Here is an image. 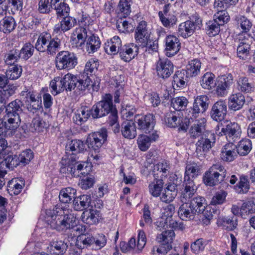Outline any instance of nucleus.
I'll list each match as a JSON object with an SVG mask.
<instances>
[{
    "label": "nucleus",
    "mask_w": 255,
    "mask_h": 255,
    "mask_svg": "<svg viewBox=\"0 0 255 255\" xmlns=\"http://www.w3.org/2000/svg\"><path fill=\"white\" fill-rule=\"evenodd\" d=\"M45 219L50 227L58 231L65 232L74 228L77 220L74 214H70L69 210L61 206H56L53 210L45 211Z\"/></svg>",
    "instance_id": "obj_1"
},
{
    "label": "nucleus",
    "mask_w": 255,
    "mask_h": 255,
    "mask_svg": "<svg viewBox=\"0 0 255 255\" xmlns=\"http://www.w3.org/2000/svg\"><path fill=\"white\" fill-rule=\"evenodd\" d=\"M60 165L61 173L70 174L73 177H79L80 174L87 175L92 171V168L90 162H77L74 154L63 158Z\"/></svg>",
    "instance_id": "obj_2"
},
{
    "label": "nucleus",
    "mask_w": 255,
    "mask_h": 255,
    "mask_svg": "<svg viewBox=\"0 0 255 255\" xmlns=\"http://www.w3.org/2000/svg\"><path fill=\"white\" fill-rule=\"evenodd\" d=\"M65 90L71 91L74 88L81 92L89 91L91 88L94 91L98 89V84H93L91 79L88 77L83 76L82 78H79L77 76L68 73L62 77Z\"/></svg>",
    "instance_id": "obj_3"
},
{
    "label": "nucleus",
    "mask_w": 255,
    "mask_h": 255,
    "mask_svg": "<svg viewBox=\"0 0 255 255\" xmlns=\"http://www.w3.org/2000/svg\"><path fill=\"white\" fill-rule=\"evenodd\" d=\"M200 174V168L197 164L194 162L187 164L183 183L185 188L182 192V198L185 200L190 199L197 190L195 183L191 178H195Z\"/></svg>",
    "instance_id": "obj_4"
},
{
    "label": "nucleus",
    "mask_w": 255,
    "mask_h": 255,
    "mask_svg": "<svg viewBox=\"0 0 255 255\" xmlns=\"http://www.w3.org/2000/svg\"><path fill=\"white\" fill-rule=\"evenodd\" d=\"M59 46V39L52 38L49 33H43L39 36L35 47L40 52H46L48 54H53L58 50Z\"/></svg>",
    "instance_id": "obj_5"
},
{
    "label": "nucleus",
    "mask_w": 255,
    "mask_h": 255,
    "mask_svg": "<svg viewBox=\"0 0 255 255\" xmlns=\"http://www.w3.org/2000/svg\"><path fill=\"white\" fill-rule=\"evenodd\" d=\"M226 169L221 164L213 165L207 171L203 177L204 183L209 186H213L221 183L226 176Z\"/></svg>",
    "instance_id": "obj_6"
},
{
    "label": "nucleus",
    "mask_w": 255,
    "mask_h": 255,
    "mask_svg": "<svg viewBox=\"0 0 255 255\" xmlns=\"http://www.w3.org/2000/svg\"><path fill=\"white\" fill-rule=\"evenodd\" d=\"M182 114L178 112H170L165 115L163 121L168 127L170 128L178 127L179 129L186 130L188 128L191 120L193 118L190 115L183 118Z\"/></svg>",
    "instance_id": "obj_7"
},
{
    "label": "nucleus",
    "mask_w": 255,
    "mask_h": 255,
    "mask_svg": "<svg viewBox=\"0 0 255 255\" xmlns=\"http://www.w3.org/2000/svg\"><path fill=\"white\" fill-rule=\"evenodd\" d=\"M215 132L219 136L225 135L229 141H235L240 136L242 131L238 124L230 122L225 127L222 123L218 124L215 128Z\"/></svg>",
    "instance_id": "obj_8"
},
{
    "label": "nucleus",
    "mask_w": 255,
    "mask_h": 255,
    "mask_svg": "<svg viewBox=\"0 0 255 255\" xmlns=\"http://www.w3.org/2000/svg\"><path fill=\"white\" fill-rule=\"evenodd\" d=\"M116 110L112 103V96L111 94H106L102 100L93 106L91 115L93 118H99L105 116L112 111Z\"/></svg>",
    "instance_id": "obj_9"
},
{
    "label": "nucleus",
    "mask_w": 255,
    "mask_h": 255,
    "mask_svg": "<svg viewBox=\"0 0 255 255\" xmlns=\"http://www.w3.org/2000/svg\"><path fill=\"white\" fill-rule=\"evenodd\" d=\"M77 64V58L75 54L68 51L59 52L55 58L56 67L58 70H69L73 69Z\"/></svg>",
    "instance_id": "obj_10"
},
{
    "label": "nucleus",
    "mask_w": 255,
    "mask_h": 255,
    "mask_svg": "<svg viewBox=\"0 0 255 255\" xmlns=\"http://www.w3.org/2000/svg\"><path fill=\"white\" fill-rule=\"evenodd\" d=\"M175 212V207L170 204L163 207L161 210L162 216L160 219V224L161 226L165 227L169 226L175 229L183 230L185 228L182 222H178L172 219L173 215Z\"/></svg>",
    "instance_id": "obj_11"
},
{
    "label": "nucleus",
    "mask_w": 255,
    "mask_h": 255,
    "mask_svg": "<svg viewBox=\"0 0 255 255\" xmlns=\"http://www.w3.org/2000/svg\"><path fill=\"white\" fill-rule=\"evenodd\" d=\"M234 21L237 29L240 31L239 40H243L244 38L250 37L249 32L253 26L251 20L245 15L239 14L235 16Z\"/></svg>",
    "instance_id": "obj_12"
},
{
    "label": "nucleus",
    "mask_w": 255,
    "mask_h": 255,
    "mask_svg": "<svg viewBox=\"0 0 255 255\" xmlns=\"http://www.w3.org/2000/svg\"><path fill=\"white\" fill-rule=\"evenodd\" d=\"M107 130L102 128L97 132H93L88 136L86 140L89 149H93L97 151L100 149L103 144L107 140Z\"/></svg>",
    "instance_id": "obj_13"
},
{
    "label": "nucleus",
    "mask_w": 255,
    "mask_h": 255,
    "mask_svg": "<svg viewBox=\"0 0 255 255\" xmlns=\"http://www.w3.org/2000/svg\"><path fill=\"white\" fill-rule=\"evenodd\" d=\"M201 20L198 19L196 22L187 20L181 23L178 28V35L184 38H188L193 34L197 28H200Z\"/></svg>",
    "instance_id": "obj_14"
},
{
    "label": "nucleus",
    "mask_w": 255,
    "mask_h": 255,
    "mask_svg": "<svg viewBox=\"0 0 255 255\" xmlns=\"http://www.w3.org/2000/svg\"><path fill=\"white\" fill-rule=\"evenodd\" d=\"M150 37V34L146 22L143 20L140 21L135 30L134 38L136 42L140 46L145 45Z\"/></svg>",
    "instance_id": "obj_15"
},
{
    "label": "nucleus",
    "mask_w": 255,
    "mask_h": 255,
    "mask_svg": "<svg viewBox=\"0 0 255 255\" xmlns=\"http://www.w3.org/2000/svg\"><path fill=\"white\" fill-rule=\"evenodd\" d=\"M173 69V64L167 58H160L156 63L157 74L163 79L168 78L172 74Z\"/></svg>",
    "instance_id": "obj_16"
},
{
    "label": "nucleus",
    "mask_w": 255,
    "mask_h": 255,
    "mask_svg": "<svg viewBox=\"0 0 255 255\" xmlns=\"http://www.w3.org/2000/svg\"><path fill=\"white\" fill-rule=\"evenodd\" d=\"M135 122L138 125V128L145 133H149L154 128L155 120L152 114L144 116L137 115L135 117Z\"/></svg>",
    "instance_id": "obj_17"
},
{
    "label": "nucleus",
    "mask_w": 255,
    "mask_h": 255,
    "mask_svg": "<svg viewBox=\"0 0 255 255\" xmlns=\"http://www.w3.org/2000/svg\"><path fill=\"white\" fill-rule=\"evenodd\" d=\"M165 51L167 57H172L179 51L181 48V43L179 38L175 35H167L165 38Z\"/></svg>",
    "instance_id": "obj_18"
},
{
    "label": "nucleus",
    "mask_w": 255,
    "mask_h": 255,
    "mask_svg": "<svg viewBox=\"0 0 255 255\" xmlns=\"http://www.w3.org/2000/svg\"><path fill=\"white\" fill-rule=\"evenodd\" d=\"M227 113L226 102L224 100H219L212 106L210 114L214 121L221 122L224 119Z\"/></svg>",
    "instance_id": "obj_19"
},
{
    "label": "nucleus",
    "mask_w": 255,
    "mask_h": 255,
    "mask_svg": "<svg viewBox=\"0 0 255 255\" xmlns=\"http://www.w3.org/2000/svg\"><path fill=\"white\" fill-rule=\"evenodd\" d=\"M209 105V99L206 95L198 96L195 98L191 117L195 119L200 113H204L207 109Z\"/></svg>",
    "instance_id": "obj_20"
},
{
    "label": "nucleus",
    "mask_w": 255,
    "mask_h": 255,
    "mask_svg": "<svg viewBox=\"0 0 255 255\" xmlns=\"http://www.w3.org/2000/svg\"><path fill=\"white\" fill-rule=\"evenodd\" d=\"M237 146L232 142L225 144L221 148L220 157L225 162H232L238 156Z\"/></svg>",
    "instance_id": "obj_21"
},
{
    "label": "nucleus",
    "mask_w": 255,
    "mask_h": 255,
    "mask_svg": "<svg viewBox=\"0 0 255 255\" xmlns=\"http://www.w3.org/2000/svg\"><path fill=\"white\" fill-rule=\"evenodd\" d=\"M138 47L134 43L124 45L119 51L121 58L125 62H129L138 54Z\"/></svg>",
    "instance_id": "obj_22"
},
{
    "label": "nucleus",
    "mask_w": 255,
    "mask_h": 255,
    "mask_svg": "<svg viewBox=\"0 0 255 255\" xmlns=\"http://www.w3.org/2000/svg\"><path fill=\"white\" fill-rule=\"evenodd\" d=\"M158 138V135L155 132L149 135L139 134L136 140L138 148L142 151H146L150 147L151 143L156 140Z\"/></svg>",
    "instance_id": "obj_23"
},
{
    "label": "nucleus",
    "mask_w": 255,
    "mask_h": 255,
    "mask_svg": "<svg viewBox=\"0 0 255 255\" xmlns=\"http://www.w3.org/2000/svg\"><path fill=\"white\" fill-rule=\"evenodd\" d=\"M89 35L86 28L82 27L76 28L71 36L72 44L76 47H82L85 44Z\"/></svg>",
    "instance_id": "obj_24"
},
{
    "label": "nucleus",
    "mask_w": 255,
    "mask_h": 255,
    "mask_svg": "<svg viewBox=\"0 0 255 255\" xmlns=\"http://www.w3.org/2000/svg\"><path fill=\"white\" fill-rule=\"evenodd\" d=\"M181 201L184 202L179 207L178 210V216L182 220H193L195 216L197 215L196 213V211L194 209H192L190 207V205L186 203V201H188V199L185 200V199L182 198L181 196ZM190 199H189V200Z\"/></svg>",
    "instance_id": "obj_25"
},
{
    "label": "nucleus",
    "mask_w": 255,
    "mask_h": 255,
    "mask_svg": "<svg viewBox=\"0 0 255 255\" xmlns=\"http://www.w3.org/2000/svg\"><path fill=\"white\" fill-rule=\"evenodd\" d=\"M100 212L96 209H85L82 213L81 218L83 222L88 225L98 223L101 219Z\"/></svg>",
    "instance_id": "obj_26"
},
{
    "label": "nucleus",
    "mask_w": 255,
    "mask_h": 255,
    "mask_svg": "<svg viewBox=\"0 0 255 255\" xmlns=\"http://www.w3.org/2000/svg\"><path fill=\"white\" fill-rule=\"evenodd\" d=\"M3 120L8 135L9 136L12 135L20 125V119L19 116H10V115H5L3 117Z\"/></svg>",
    "instance_id": "obj_27"
},
{
    "label": "nucleus",
    "mask_w": 255,
    "mask_h": 255,
    "mask_svg": "<svg viewBox=\"0 0 255 255\" xmlns=\"http://www.w3.org/2000/svg\"><path fill=\"white\" fill-rule=\"evenodd\" d=\"M245 103V96L241 92L233 93L228 98L229 107L235 111L242 109Z\"/></svg>",
    "instance_id": "obj_28"
},
{
    "label": "nucleus",
    "mask_w": 255,
    "mask_h": 255,
    "mask_svg": "<svg viewBox=\"0 0 255 255\" xmlns=\"http://www.w3.org/2000/svg\"><path fill=\"white\" fill-rule=\"evenodd\" d=\"M76 18L71 16H66L60 23L55 25L54 32L56 34H60L71 29L76 24Z\"/></svg>",
    "instance_id": "obj_29"
},
{
    "label": "nucleus",
    "mask_w": 255,
    "mask_h": 255,
    "mask_svg": "<svg viewBox=\"0 0 255 255\" xmlns=\"http://www.w3.org/2000/svg\"><path fill=\"white\" fill-rule=\"evenodd\" d=\"M67 244L62 240H54L51 242L47 248L51 255H62L66 251Z\"/></svg>",
    "instance_id": "obj_30"
},
{
    "label": "nucleus",
    "mask_w": 255,
    "mask_h": 255,
    "mask_svg": "<svg viewBox=\"0 0 255 255\" xmlns=\"http://www.w3.org/2000/svg\"><path fill=\"white\" fill-rule=\"evenodd\" d=\"M25 185L22 178H15L10 180L7 184V190L10 195L19 194Z\"/></svg>",
    "instance_id": "obj_31"
},
{
    "label": "nucleus",
    "mask_w": 255,
    "mask_h": 255,
    "mask_svg": "<svg viewBox=\"0 0 255 255\" xmlns=\"http://www.w3.org/2000/svg\"><path fill=\"white\" fill-rule=\"evenodd\" d=\"M121 46V39L118 36H115L105 43V50L108 54L115 55L119 52Z\"/></svg>",
    "instance_id": "obj_32"
},
{
    "label": "nucleus",
    "mask_w": 255,
    "mask_h": 255,
    "mask_svg": "<svg viewBox=\"0 0 255 255\" xmlns=\"http://www.w3.org/2000/svg\"><path fill=\"white\" fill-rule=\"evenodd\" d=\"M121 132L123 136L126 138H134L137 134L134 123L132 121L124 122L122 125Z\"/></svg>",
    "instance_id": "obj_33"
},
{
    "label": "nucleus",
    "mask_w": 255,
    "mask_h": 255,
    "mask_svg": "<svg viewBox=\"0 0 255 255\" xmlns=\"http://www.w3.org/2000/svg\"><path fill=\"white\" fill-rule=\"evenodd\" d=\"M177 194L176 185L174 183H169L164 189L160 197L161 200L165 203H170L173 201Z\"/></svg>",
    "instance_id": "obj_34"
},
{
    "label": "nucleus",
    "mask_w": 255,
    "mask_h": 255,
    "mask_svg": "<svg viewBox=\"0 0 255 255\" xmlns=\"http://www.w3.org/2000/svg\"><path fill=\"white\" fill-rule=\"evenodd\" d=\"M90 116V109L86 106H82L76 110L73 119L76 124L81 125L87 121Z\"/></svg>",
    "instance_id": "obj_35"
},
{
    "label": "nucleus",
    "mask_w": 255,
    "mask_h": 255,
    "mask_svg": "<svg viewBox=\"0 0 255 255\" xmlns=\"http://www.w3.org/2000/svg\"><path fill=\"white\" fill-rule=\"evenodd\" d=\"M236 85L237 89L244 93H251L254 90V85L245 76H239L236 80Z\"/></svg>",
    "instance_id": "obj_36"
},
{
    "label": "nucleus",
    "mask_w": 255,
    "mask_h": 255,
    "mask_svg": "<svg viewBox=\"0 0 255 255\" xmlns=\"http://www.w3.org/2000/svg\"><path fill=\"white\" fill-rule=\"evenodd\" d=\"M146 243V238L145 233L142 231L139 230L138 234L137 243L136 245V240L135 238H131L128 243V247L129 249L133 250L136 247L137 249L139 251L142 250L144 247Z\"/></svg>",
    "instance_id": "obj_37"
},
{
    "label": "nucleus",
    "mask_w": 255,
    "mask_h": 255,
    "mask_svg": "<svg viewBox=\"0 0 255 255\" xmlns=\"http://www.w3.org/2000/svg\"><path fill=\"white\" fill-rule=\"evenodd\" d=\"M101 46V41L98 36L90 34L86 40V49L88 53H94L97 51Z\"/></svg>",
    "instance_id": "obj_38"
},
{
    "label": "nucleus",
    "mask_w": 255,
    "mask_h": 255,
    "mask_svg": "<svg viewBox=\"0 0 255 255\" xmlns=\"http://www.w3.org/2000/svg\"><path fill=\"white\" fill-rule=\"evenodd\" d=\"M76 190L71 187L62 189L59 195V200L63 203L68 204L71 202L76 195Z\"/></svg>",
    "instance_id": "obj_39"
},
{
    "label": "nucleus",
    "mask_w": 255,
    "mask_h": 255,
    "mask_svg": "<svg viewBox=\"0 0 255 255\" xmlns=\"http://www.w3.org/2000/svg\"><path fill=\"white\" fill-rule=\"evenodd\" d=\"M91 201V197L88 195H82L75 197L73 201V207L77 211L83 210L89 206Z\"/></svg>",
    "instance_id": "obj_40"
},
{
    "label": "nucleus",
    "mask_w": 255,
    "mask_h": 255,
    "mask_svg": "<svg viewBox=\"0 0 255 255\" xmlns=\"http://www.w3.org/2000/svg\"><path fill=\"white\" fill-rule=\"evenodd\" d=\"M200 83L204 89H212L216 86L215 75L211 72H206L201 77Z\"/></svg>",
    "instance_id": "obj_41"
},
{
    "label": "nucleus",
    "mask_w": 255,
    "mask_h": 255,
    "mask_svg": "<svg viewBox=\"0 0 255 255\" xmlns=\"http://www.w3.org/2000/svg\"><path fill=\"white\" fill-rule=\"evenodd\" d=\"M188 77V76L185 74L184 70L176 72L172 82L173 88H184L187 84Z\"/></svg>",
    "instance_id": "obj_42"
},
{
    "label": "nucleus",
    "mask_w": 255,
    "mask_h": 255,
    "mask_svg": "<svg viewBox=\"0 0 255 255\" xmlns=\"http://www.w3.org/2000/svg\"><path fill=\"white\" fill-rule=\"evenodd\" d=\"M201 63L198 59H195L189 62L186 66V73L188 77H195L200 72Z\"/></svg>",
    "instance_id": "obj_43"
},
{
    "label": "nucleus",
    "mask_w": 255,
    "mask_h": 255,
    "mask_svg": "<svg viewBox=\"0 0 255 255\" xmlns=\"http://www.w3.org/2000/svg\"><path fill=\"white\" fill-rule=\"evenodd\" d=\"M16 26L14 19L11 16H6L0 21V31L8 33L13 31Z\"/></svg>",
    "instance_id": "obj_44"
},
{
    "label": "nucleus",
    "mask_w": 255,
    "mask_h": 255,
    "mask_svg": "<svg viewBox=\"0 0 255 255\" xmlns=\"http://www.w3.org/2000/svg\"><path fill=\"white\" fill-rule=\"evenodd\" d=\"M189 204L192 209H194L196 211V213L197 215L204 212L207 206L206 200L204 197L201 196L193 198Z\"/></svg>",
    "instance_id": "obj_45"
},
{
    "label": "nucleus",
    "mask_w": 255,
    "mask_h": 255,
    "mask_svg": "<svg viewBox=\"0 0 255 255\" xmlns=\"http://www.w3.org/2000/svg\"><path fill=\"white\" fill-rule=\"evenodd\" d=\"M17 89V86L13 84H7L5 87L0 90V103L4 104L6 101L13 95Z\"/></svg>",
    "instance_id": "obj_46"
},
{
    "label": "nucleus",
    "mask_w": 255,
    "mask_h": 255,
    "mask_svg": "<svg viewBox=\"0 0 255 255\" xmlns=\"http://www.w3.org/2000/svg\"><path fill=\"white\" fill-rule=\"evenodd\" d=\"M175 235L172 230H167L159 234L156 238L158 242L163 245H171L175 238Z\"/></svg>",
    "instance_id": "obj_47"
},
{
    "label": "nucleus",
    "mask_w": 255,
    "mask_h": 255,
    "mask_svg": "<svg viewBox=\"0 0 255 255\" xmlns=\"http://www.w3.org/2000/svg\"><path fill=\"white\" fill-rule=\"evenodd\" d=\"M95 241V239L89 234L79 235L75 242V246L79 249L88 247L92 245Z\"/></svg>",
    "instance_id": "obj_48"
},
{
    "label": "nucleus",
    "mask_w": 255,
    "mask_h": 255,
    "mask_svg": "<svg viewBox=\"0 0 255 255\" xmlns=\"http://www.w3.org/2000/svg\"><path fill=\"white\" fill-rule=\"evenodd\" d=\"M164 182L162 179H156L149 184L148 189L150 194L154 197L161 195L163 190Z\"/></svg>",
    "instance_id": "obj_49"
},
{
    "label": "nucleus",
    "mask_w": 255,
    "mask_h": 255,
    "mask_svg": "<svg viewBox=\"0 0 255 255\" xmlns=\"http://www.w3.org/2000/svg\"><path fill=\"white\" fill-rule=\"evenodd\" d=\"M248 38H244L243 40H239L240 42L237 47V52L238 57L240 59H245L249 56L250 45L247 42Z\"/></svg>",
    "instance_id": "obj_50"
},
{
    "label": "nucleus",
    "mask_w": 255,
    "mask_h": 255,
    "mask_svg": "<svg viewBox=\"0 0 255 255\" xmlns=\"http://www.w3.org/2000/svg\"><path fill=\"white\" fill-rule=\"evenodd\" d=\"M158 15L162 24L165 27H172L177 22V18L173 14H164L161 11H159Z\"/></svg>",
    "instance_id": "obj_51"
},
{
    "label": "nucleus",
    "mask_w": 255,
    "mask_h": 255,
    "mask_svg": "<svg viewBox=\"0 0 255 255\" xmlns=\"http://www.w3.org/2000/svg\"><path fill=\"white\" fill-rule=\"evenodd\" d=\"M217 224L218 226L222 227L224 229L229 231L234 230L237 226V220H234L229 217L219 218Z\"/></svg>",
    "instance_id": "obj_52"
},
{
    "label": "nucleus",
    "mask_w": 255,
    "mask_h": 255,
    "mask_svg": "<svg viewBox=\"0 0 255 255\" xmlns=\"http://www.w3.org/2000/svg\"><path fill=\"white\" fill-rule=\"evenodd\" d=\"M255 212V203L253 200L244 202L240 208V215L243 218Z\"/></svg>",
    "instance_id": "obj_53"
},
{
    "label": "nucleus",
    "mask_w": 255,
    "mask_h": 255,
    "mask_svg": "<svg viewBox=\"0 0 255 255\" xmlns=\"http://www.w3.org/2000/svg\"><path fill=\"white\" fill-rule=\"evenodd\" d=\"M252 148V143L250 139L245 138L241 140L237 146L238 154L241 155L248 154Z\"/></svg>",
    "instance_id": "obj_54"
},
{
    "label": "nucleus",
    "mask_w": 255,
    "mask_h": 255,
    "mask_svg": "<svg viewBox=\"0 0 255 255\" xmlns=\"http://www.w3.org/2000/svg\"><path fill=\"white\" fill-rule=\"evenodd\" d=\"M51 92L56 95L65 90L62 77H56L51 80L50 83Z\"/></svg>",
    "instance_id": "obj_55"
},
{
    "label": "nucleus",
    "mask_w": 255,
    "mask_h": 255,
    "mask_svg": "<svg viewBox=\"0 0 255 255\" xmlns=\"http://www.w3.org/2000/svg\"><path fill=\"white\" fill-rule=\"evenodd\" d=\"M22 68L17 65H11L6 70L5 74L6 77L11 80L17 79L21 75Z\"/></svg>",
    "instance_id": "obj_56"
},
{
    "label": "nucleus",
    "mask_w": 255,
    "mask_h": 255,
    "mask_svg": "<svg viewBox=\"0 0 255 255\" xmlns=\"http://www.w3.org/2000/svg\"><path fill=\"white\" fill-rule=\"evenodd\" d=\"M188 103V100L185 97H177L172 99L171 106L174 109L180 111L184 110Z\"/></svg>",
    "instance_id": "obj_57"
},
{
    "label": "nucleus",
    "mask_w": 255,
    "mask_h": 255,
    "mask_svg": "<svg viewBox=\"0 0 255 255\" xmlns=\"http://www.w3.org/2000/svg\"><path fill=\"white\" fill-rule=\"evenodd\" d=\"M48 126V125L39 118H35L30 126L29 130L32 132H42Z\"/></svg>",
    "instance_id": "obj_58"
},
{
    "label": "nucleus",
    "mask_w": 255,
    "mask_h": 255,
    "mask_svg": "<svg viewBox=\"0 0 255 255\" xmlns=\"http://www.w3.org/2000/svg\"><path fill=\"white\" fill-rule=\"evenodd\" d=\"M22 95H26V101L28 102L34 103L32 106H34V109H38L41 107V97L37 93L33 92H22Z\"/></svg>",
    "instance_id": "obj_59"
},
{
    "label": "nucleus",
    "mask_w": 255,
    "mask_h": 255,
    "mask_svg": "<svg viewBox=\"0 0 255 255\" xmlns=\"http://www.w3.org/2000/svg\"><path fill=\"white\" fill-rule=\"evenodd\" d=\"M132 0H120L119 4V8L122 16L126 17L131 12L130 6Z\"/></svg>",
    "instance_id": "obj_60"
},
{
    "label": "nucleus",
    "mask_w": 255,
    "mask_h": 255,
    "mask_svg": "<svg viewBox=\"0 0 255 255\" xmlns=\"http://www.w3.org/2000/svg\"><path fill=\"white\" fill-rule=\"evenodd\" d=\"M99 63L97 59L91 58L86 63L84 68V73L87 75H92L95 74L98 70Z\"/></svg>",
    "instance_id": "obj_61"
},
{
    "label": "nucleus",
    "mask_w": 255,
    "mask_h": 255,
    "mask_svg": "<svg viewBox=\"0 0 255 255\" xmlns=\"http://www.w3.org/2000/svg\"><path fill=\"white\" fill-rule=\"evenodd\" d=\"M67 148L71 151L80 153L85 149V146L82 140L74 139L70 141L67 145Z\"/></svg>",
    "instance_id": "obj_62"
},
{
    "label": "nucleus",
    "mask_w": 255,
    "mask_h": 255,
    "mask_svg": "<svg viewBox=\"0 0 255 255\" xmlns=\"http://www.w3.org/2000/svg\"><path fill=\"white\" fill-rule=\"evenodd\" d=\"M250 188L249 182L247 178L241 177L238 184L235 187V190L238 193H246Z\"/></svg>",
    "instance_id": "obj_63"
},
{
    "label": "nucleus",
    "mask_w": 255,
    "mask_h": 255,
    "mask_svg": "<svg viewBox=\"0 0 255 255\" xmlns=\"http://www.w3.org/2000/svg\"><path fill=\"white\" fill-rule=\"evenodd\" d=\"M206 123L205 118H202L200 121L197 122L194 124V126L192 127L191 129V133L192 136L194 137L198 136L204 129V127Z\"/></svg>",
    "instance_id": "obj_64"
}]
</instances>
